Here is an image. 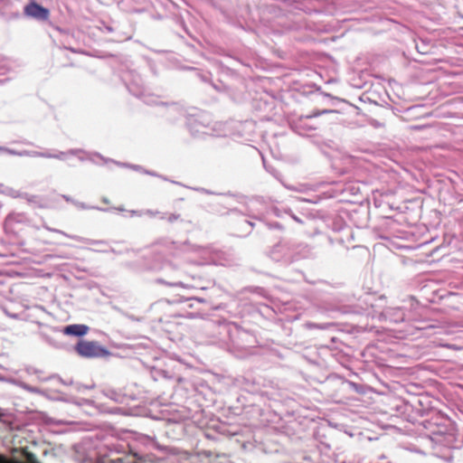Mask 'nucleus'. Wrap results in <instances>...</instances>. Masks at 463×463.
Here are the masks:
<instances>
[{"instance_id": "3", "label": "nucleus", "mask_w": 463, "mask_h": 463, "mask_svg": "<svg viewBox=\"0 0 463 463\" xmlns=\"http://www.w3.org/2000/svg\"><path fill=\"white\" fill-rule=\"evenodd\" d=\"M89 328L85 325H70L67 326L63 332L66 335L82 336L87 334Z\"/></svg>"}, {"instance_id": "2", "label": "nucleus", "mask_w": 463, "mask_h": 463, "mask_svg": "<svg viewBox=\"0 0 463 463\" xmlns=\"http://www.w3.org/2000/svg\"><path fill=\"white\" fill-rule=\"evenodd\" d=\"M24 13L27 16L41 21H46L50 16V11L35 2H31L26 5L24 6Z\"/></svg>"}, {"instance_id": "1", "label": "nucleus", "mask_w": 463, "mask_h": 463, "mask_svg": "<svg viewBox=\"0 0 463 463\" xmlns=\"http://www.w3.org/2000/svg\"><path fill=\"white\" fill-rule=\"evenodd\" d=\"M75 349L80 355L88 358L100 356L103 353V349L96 343L87 341H80Z\"/></svg>"}, {"instance_id": "4", "label": "nucleus", "mask_w": 463, "mask_h": 463, "mask_svg": "<svg viewBox=\"0 0 463 463\" xmlns=\"http://www.w3.org/2000/svg\"><path fill=\"white\" fill-rule=\"evenodd\" d=\"M0 463H11V462L8 461L5 458L0 457Z\"/></svg>"}]
</instances>
